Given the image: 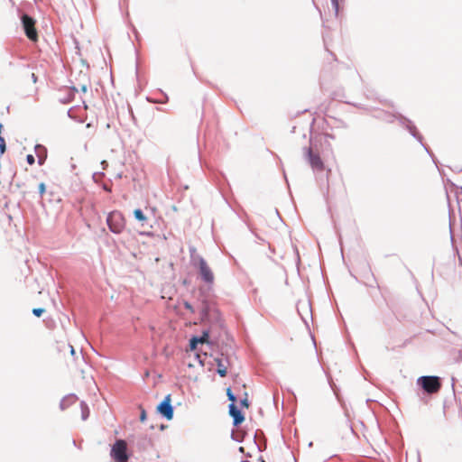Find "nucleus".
I'll list each match as a JSON object with an SVG mask.
<instances>
[{"instance_id": "obj_1", "label": "nucleus", "mask_w": 462, "mask_h": 462, "mask_svg": "<svg viewBox=\"0 0 462 462\" xmlns=\"http://www.w3.org/2000/svg\"><path fill=\"white\" fill-rule=\"evenodd\" d=\"M106 223L110 231L115 234L122 233L125 227V218L124 215L117 210L112 211L108 214Z\"/></svg>"}, {"instance_id": "obj_2", "label": "nucleus", "mask_w": 462, "mask_h": 462, "mask_svg": "<svg viewBox=\"0 0 462 462\" xmlns=\"http://www.w3.org/2000/svg\"><path fill=\"white\" fill-rule=\"evenodd\" d=\"M418 383L428 393H437L441 388V383L438 376H421Z\"/></svg>"}, {"instance_id": "obj_3", "label": "nucleus", "mask_w": 462, "mask_h": 462, "mask_svg": "<svg viewBox=\"0 0 462 462\" xmlns=\"http://www.w3.org/2000/svg\"><path fill=\"white\" fill-rule=\"evenodd\" d=\"M226 395L228 397V400L231 402V403L229 404V414L234 420V425L238 426L245 420V417L242 414V412L237 409L236 405V398L230 388L226 389Z\"/></svg>"}, {"instance_id": "obj_4", "label": "nucleus", "mask_w": 462, "mask_h": 462, "mask_svg": "<svg viewBox=\"0 0 462 462\" xmlns=\"http://www.w3.org/2000/svg\"><path fill=\"white\" fill-rule=\"evenodd\" d=\"M126 442L123 439H118L111 448V457L116 462H127L128 456L126 454Z\"/></svg>"}, {"instance_id": "obj_5", "label": "nucleus", "mask_w": 462, "mask_h": 462, "mask_svg": "<svg viewBox=\"0 0 462 462\" xmlns=\"http://www.w3.org/2000/svg\"><path fill=\"white\" fill-rule=\"evenodd\" d=\"M22 23L26 36L32 42H37L38 33L35 27V20L27 14L22 16Z\"/></svg>"}, {"instance_id": "obj_6", "label": "nucleus", "mask_w": 462, "mask_h": 462, "mask_svg": "<svg viewBox=\"0 0 462 462\" xmlns=\"http://www.w3.org/2000/svg\"><path fill=\"white\" fill-rule=\"evenodd\" d=\"M198 268L202 280L208 284H212L215 280L214 273L203 258L199 259Z\"/></svg>"}, {"instance_id": "obj_7", "label": "nucleus", "mask_w": 462, "mask_h": 462, "mask_svg": "<svg viewBox=\"0 0 462 462\" xmlns=\"http://www.w3.org/2000/svg\"><path fill=\"white\" fill-rule=\"evenodd\" d=\"M171 394H168L157 407L158 411L167 420H171L173 417V408L171 404Z\"/></svg>"}, {"instance_id": "obj_8", "label": "nucleus", "mask_w": 462, "mask_h": 462, "mask_svg": "<svg viewBox=\"0 0 462 462\" xmlns=\"http://www.w3.org/2000/svg\"><path fill=\"white\" fill-rule=\"evenodd\" d=\"M307 154H308L309 162L313 170L319 171L324 170V163H323L319 153L314 152L311 150V148H309L307 150Z\"/></svg>"}, {"instance_id": "obj_9", "label": "nucleus", "mask_w": 462, "mask_h": 462, "mask_svg": "<svg viewBox=\"0 0 462 462\" xmlns=\"http://www.w3.org/2000/svg\"><path fill=\"white\" fill-rule=\"evenodd\" d=\"M208 339V332H203L202 336L199 337H192L189 342L190 348L196 349L197 345L199 343L203 344V343L207 342Z\"/></svg>"}, {"instance_id": "obj_10", "label": "nucleus", "mask_w": 462, "mask_h": 462, "mask_svg": "<svg viewBox=\"0 0 462 462\" xmlns=\"http://www.w3.org/2000/svg\"><path fill=\"white\" fill-rule=\"evenodd\" d=\"M216 362H217V374L221 377H225L227 374V368H228L227 362L224 363L223 360L219 359V358H217Z\"/></svg>"}, {"instance_id": "obj_11", "label": "nucleus", "mask_w": 462, "mask_h": 462, "mask_svg": "<svg viewBox=\"0 0 462 462\" xmlns=\"http://www.w3.org/2000/svg\"><path fill=\"white\" fill-rule=\"evenodd\" d=\"M134 217L139 221V222H145L147 220V217L143 213V211L139 208H136L134 209Z\"/></svg>"}, {"instance_id": "obj_12", "label": "nucleus", "mask_w": 462, "mask_h": 462, "mask_svg": "<svg viewBox=\"0 0 462 462\" xmlns=\"http://www.w3.org/2000/svg\"><path fill=\"white\" fill-rule=\"evenodd\" d=\"M240 403H241L242 407H245V408L249 407L248 394L246 392L244 393V398L241 400Z\"/></svg>"}, {"instance_id": "obj_13", "label": "nucleus", "mask_w": 462, "mask_h": 462, "mask_svg": "<svg viewBox=\"0 0 462 462\" xmlns=\"http://www.w3.org/2000/svg\"><path fill=\"white\" fill-rule=\"evenodd\" d=\"M44 311H45V310L42 309V308H36V309L32 310V313L36 317H41Z\"/></svg>"}, {"instance_id": "obj_14", "label": "nucleus", "mask_w": 462, "mask_h": 462, "mask_svg": "<svg viewBox=\"0 0 462 462\" xmlns=\"http://www.w3.org/2000/svg\"><path fill=\"white\" fill-rule=\"evenodd\" d=\"M45 190H46V187H45V184L43 182L40 183L39 184V192H40V195L42 197L43 194L45 193Z\"/></svg>"}, {"instance_id": "obj_15", "label": "nucleus", "mask_w": 462, "mask_h": 462, "mask_svg": "<svg viewBox=\"0 0 462 462\" xmlns=\"http://www.w3.org/2000/svg\"><path fill=\"white\" fill-rule=\"evenodd\" d=\"M183 305H184V307H185V309H186V310H189V311H190L191 313H193V312H194V309H193V307L191 306V304H190L189 302H188V301H184V302H183Z\"/></svg>"}, {"instance_id": "obj_16", "label": "nucleus", "mask_w": 462, "mask_h": 462, "mask_svg": "<svg viewBox=\"0 0 462 462\" xmlns=\"http://www.w3.org/2000/svg\"><path fill=\"white\" fill-rule=\"evenodd\" d=\"M26 161H27V162H28L30 165H32V164L34 163V162H35V160H34V156H33L32 154H28V155L26 156Z\"/></svg>"}, {"instance_id": "obj_17", "label": "nucleus", "mask_w": 462, "mask_h": 462, "mask_svg": "<svg viewBox=\"0 0 462 462\" xmlns=\"http://www.w3.org/2000/svg\"><path fill=\"white\" fill-rule=\"evenodd\" d=\"M146 420V411L144 409L141 408V414H140V420L142 422L145 421Z\"/></svg>"}, {"instance_id": "obj_18", "label": "nucleus", "mask_w": 462, "mask_h": 462, "mask_svg": "<svg viewBox=\"0 0 462 462\" xmlns=\"http://www.w3.org/2000/svg\"><path fill=\"white\" fill-rule=\"evenodd\" d=\"M332 1V4L336 9V11L337 12V9H338V0H331Z\"/></svg>"}, {"instance_id": "obj_19", "label": "nucleus", "mask_w": 462, "mask_h": 462, "mask_svg": "<svg viewBox=\"0 0 462 462\" xmlns=\"http://www.w3.org/2000/svg\"><path fill=\"white\" fill-rule=\"evenodd\" d=\"M43 161H44V159H43V158H41V157L39 158V163H40V164H42V163H43Z\"/></svg>"}, {"instance_id": "obj_20", "label": "nucleus", "mask_w": 462, "mask_h": 462, "mask_svg": "<svg viewBox=\"0 0 462 462\" xmlns=\"http://www.w3.org/2000/svg\"><path fill=\"white\" fill-rule=\"evenodd\" d=\"M69 347H70V352L73 355L74 354V347L72 346H69Z\"/></svg>"}, {"instance_id": "obj_21", "label": "nucleus", "mask_w": 462, "mask_h": 462, "mask_svg": "<svg viewBox=\"0 0 462 462\" xmlns=\"http://www.w3.org/2000/svg\"><path fill=\"white\" fill-rule=\"evenodd\" d=\"M82 91L86 92L87 91V87L86 86H83L82 87Z\"/></svg>"}, {"instance_id": "obj_22", "label": "nucleus", "mask_w": 462, "mask_h": 462, "mask_svg": "<svg viewBox=\"0 0 462 462\" xmlns=\"http://www.w3.org/2000/svg\"><path fill=\"white\" fill-rule=\"evenodd\" d=\"M32 79H33L34 82L36 81V78H35L34 74H32Z\"/></svg>"}]
</instances>
